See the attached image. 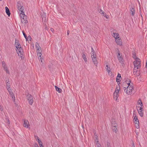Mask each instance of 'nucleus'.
Here are the masks:
<instances>
[{
  "label": "nucleus",
  "instance_id": "393cba45",
  "mask_svg": "<svg viewBox=\"0 0 147 147\" xmlns=\"http://www.w3.org/2000/svg\"><path fill=\"white\" fill-rule=\"evenodd\" d=\"M137 109L138 111H142L143 108L142 107V106H140V107H138L137 108Z\"/></svg>",
  "mask_w": 147,
  "mask_h": 147
},
{
  "label": "nucleus",
  "instance_id": "c9c22d12",
  "mask_svg": "<svg viewBox=\"0 0 147 147\" xmlns=\"http://www.w3.org/2000/svg\"><path fill=\"white\" fill-rule=\"evenodd\" d=\"M98 143H96V146L97 147H100V145L99 143V142H97Z\"/></svg>",
  "mask_w": 147,
  "mask_h": 147
},
{
  "label": "nucleus",
  "instance_id": "6e6552de",
  "mask_svg": "<svg viewBox=\"0 0 147 147\" xmlns=\"http://www.w3.org/2000/svg\"><path fill=\"white\" fill-rule=\"evenodd\" d=\"M134 123L136 124V126L137 128L138 129L139 128V122L137 116H135L134 118Z\"/></svg>",
  "mask_w": 147,
  "mask_h": 147
},
{
  "label": "nucleus",
  "instance_id": "f257e3e1",
  "mask_svg": "<svg viewBox=\"0 0 147 147\" xmlns=\"http://www.w3.org/2000/svg\"><path fill=\"white\" fill-rule=\"evenodd\" d=\"M127 84V86L124 88L125 92L128 95H131L134 89L133 84L130 83L129 79H127L125 84Z\"/></svg>",
  "mask_w": 147,
  "mask_h": 147
},
{
  "label": "nucleus",
  "instance_id": "cd10ccee",
  "mask_svg": "<svg viewBox=\"0 0 147 147\" xmlns=\"http://www.w3.org/2000/svg\"><path fill=\"white\" fill-rule=\"evenodd\" d=\"M91 58L92 59L94 58H96V53L91 54Z\"/></svg>",
  "mask_w": 147,
  "mask_h": 147
},
{
  "label": "nucleus",
  "instance_id": "0eeeda50",
  "mask_svg": "<svg viewBox=\"0 0 147 147\" xmlns=\"http://www.w3.org/2000/svg\"><path fill=\"white\" fill-rule=\"evenodd\" d=\"M26 98L29 104L30 105H32L33 102L32 96L30 94H29L27 95Z\"/></svg>",
  "mask_w": 147,
  "mask_h": 147
},
{
  "label": "nucleus",
  "instance_id": "c756f323",
  "mask_svg": "<svg viewBox=\"0 0 147 147\" xmlns=\"http://www.w3.org/2000/svg\"><path fill=\"white\" fill-rule=\"evenodd\" d=\"M9 81L8 80V82H7L6 83V86H7V88H8V87H10V83H9Z\"/></svg>",
  "mask_w": 147,
  "mask_h": 147
},
{
  "label": "nucleus",
  "instance_id": "473e14b6",
  "mask_svg": "<svg viewBox=\"0 0 147 147\" xmlns=\"http://www.w3.org/2000/svg\"><path fill=\"white\" fill-rule=\"evenodd\" d=\"M11 95L12 97V99L13 100V102H15V97L14 95L13 94H12V95Z\"/></svg>",
  "mask_w": 147,
  "mask_h": 147
},
{
  "label": "nucleus",
  "instance_id": "79ce46f5",
  "mask_svg": "<svg viewBox=\"0 0 147 147\" xmlns=\"http://www.w3.org/2000/svg\"><path fill=\"white\" fill-rule=\"evenodd\" d=\"M117 77H118L119 78H121V74H118L117 75Z\"/></svg>",
  "mask_w": 147,
  "mask_h": 147
},
{
  "label": "nucleus",
  "instance_id": "bb28decb",
  "mask_svg": "<svg viewBox=\"0 0 147 147\" xmlns=\"http://www.w3.org/2000/svg\"><path fill=\"white\" fill-rule=\"evenodd\" d=\"M133 57L135 60H136L137 59H139L136 56V54L134 53L133 54Z\"/></svg>",
  "mask_w": 147,
  "mask_h": 147
},
{
  "label": "nucleus",
  "instance_id": "c03bdc74",
  "mask_svg": "<svg viewBox=\"0 0 147 147\" xmlns=\"http://www.w3.org/2000/svg\"><path fill=\"white\" fill-rule=\"evenodd\" d=\"M6 119H7V121H8V124H9L10 123V122H9V119H7V118H6Z\"/></svg>",
  "mask_w": 147,
  "mask_h": 147
},
{
  "label": "nucleus",
  "instance_id": "7c9ffc66",
  "mask_svg": "<svg viewBox=\"0 0 147 147\" xmlns=\"http://www.w3.org/2000/svg\"><path fill=\"white\" fill-rule=\"evenodd\" d=\"M120 78H119L118 77H117L116 78V82H117L118 84H119H119H120Z\"/></svg>",
  "mask_w": 147,
  "mask_h": 147
},
{
  "label": "nucleus",
  "instance_id": "4468645a",
  "mask_svg": "<svg viewBox=\"0 0 147 147\" xmlns=\"http://www.w3.org/2000/svg\"><path fill=\"white\" fill-rule=\"evenodd\" d=\"M117 57L119 62L121 63H123V58L121 57V56H120V54L119 52L118 53V54L117 55Z\"/></svg>",
  "mask_w": 147,
  "mask_h": 147
},
{
  "label": "nucleus",
  "instance_id": "e433bc0d",
  "mask_svg": "<svg viewBox=\"0 0 147 147\" xmlns=\"http://www.w3.org/2000/svg\"><path fill=\"white\" fill-rule=\"evenodd\" d=\"M22 33H23V34L24 37L27 40V36H26V34L23 31H22Z\"/></svg>",
  "mask_w": 147,
  "mask_h": 147
},
{
  "label": "nucleus",
  "instance_id": "412c9836",
  "mask_svg": "<svg viewBox=\"0 0 147 147\" xmlns=\"http://www.w3.org/2000/svg\"><path fill=\"white\" fill-rule=\"evenodd\" d=\"M130 13L133 16H134L135 14V10L134 9L132 8L130 10Z\"/></svg>",
  "mask_w": 147,
  "mask_h": 147
},
{
  "label": "nucleus",
  "instance_id": "5701e85b",
  "mask_svg": "<svg viewBox=\"0 0 147 147\" xmlns=\"http://www.w3.org/2000/svg\"><path fill=\"white\" fill-rule=\"evenodd\" d=\"M106 69L107 70L108 73V74H109V73H110V72H111V71L110 70V68L108 65H106Z\"/></svg>",
  "mask_w": 147,
  "mask_h": 147
},
{
  "label": "nucleus",
  "instance_id": "9d476101",
  "mask_svg": "<svg viewBox=\"0 0 147 147\" xmlns=\"http://www.w3.org/2000/svg\"><path fill=\"white\" fill-rule=\"evenodd\" d=\"M17 7L18 10H19V12H23L24 11V7L21 6V5L18 3Z\"/></svg>",
  "mask_w": 147,
  "mask_h": 147
},
{
  "label": "nucleus",
  "instance_id": "c85d7f7f",
  "mask_svg": "<svg viewBox=\"0 0 147 147\" xmlns=\"http://www.w3.org/2000/svg\"><path fill=\"white\" fill-rule=\"evenodd\" d=\"M139 115L141 116L142 117L143 115V113L142 111H138Z\"/></svg>",
  "mask_w": 147,
  "mask_h": 147
},
{
  "label": "nucleus",
  "instance_id": "aec40b11",
  "mask_svg": "<svg viewBox=\"0 0 147 147\" xmlns=\"http://www.w3.org/2000/svg\"><path fill=\"white\" fill-rule=\"evenodd\" d=\"M55 90L57 91H58L59 93L61 92L62 90L61 89L56 86H55Z\"/></svg>",
  "mask_w": 147,
  "mask_h": 147
},
{
  "label": "nucleus",
  "instance_id": "dca6fc26",
  "mask_svg": "<svg viewBox=\"0 0 147 147\" xmlns=\"http://www.w3.org/2000/svg\"><path fill=\"white\" fill-rule=\"evenodd\" d=\"M113 36L115 39V40L120 38L119 37V34L118 33H113Z\"/></svg>",
  "mask_w": 147,
  "mask_h": 147
},
{
  "label": "nucleus",
  "instance_id": "ddd939ff",
  "mask_svg": "<svg viewBox=\"0 0 147 147\" xmlns=\"http://www.w3.org/2000/svg\"><path fill=\"white\" fill-rule=\"evenodd\" d=\"M36 140L38 142L39 145L40 147V146H43L42 145V143L41 141V140H40L38 136H36Z\"/></svg>",
  "mask_w": 147,
  "mask_h": 147
},
{
  "label": "nucleus",
  "instance_id": "ea45409f",
  "mask_svg": "<svg viewBox=\"0 0 147 147\" xmlns=\"http://www.w3.org/2000/svg\"><path fill=\"white\" fill-rule=\"evenodd\" d=\"M42 55L41 54V55H40L38 57V58L39 59H42V57H41V56Z\"/></svg>",
  "mask_w": 147,
  "mask_h": 147
},
{
  "label": "nucleus",
  "instance_id": "37998d69",
  "mask_svg": "<svg viewBox=\"0 0 147 147\" xmlns=\"http://www.w3.org/2000/svg\"><path fill=\"white\" fill-rule=\"evenodd\" d=\"M34 146H35V147H39L37 143L35 144Z\"/></svg>",
  "mask_w": 147,
  "mask_h": 147
},
{
  "label": "nucleus",
  "instance_id": "09e8293b",
  "mask_svg": "<svg viewBox=\"0 0 147 147\" xmlns=\"http://www.w3.org/2000/svg\"><path fill=\"white\" fill-rule=\"evenodd\" d=\"M132 146L133 147L134 146H134V143H133V144H132Z\"/></svg>",
  "mask_w": 147,
  "mask_h": 147
},
{
  "label": "nucleus",
  "instance_id": "72a5a7b5",
  "mask_svg": "<svg viewBox=\"0 0 147 147\" xmlns=\"http://www.w3.org/2000/svg\"><path fill=\"white\" fill-rule=\"evenodd\" d=\"M117 124L116 123H115L114 124H112V127H115L116 128V127H117Z\"/></svg>",
  "mask_w": 147,
  "mask_h": 147
},
{
  "label": "nucleus",
  "instance_id": "de8ad7c7",
  "mask_svg": "<svg viewBox=\"0 0 147 147\" xmlns=\"http://www.w3.org/2000/svg\"><path fill=\"white\" fill-rule=\"evenodd\" d=\"M69 31L68 30V31H67V35H69Z\"/></svg>",
  "mask_w": 147,
  "mask_h": 147
},
{
  "label": "nucleus",
  "instance_id": "49530a36",
  "mask_svg": "<svg viewBox=\"0 0 147 147\" xmlns=\"http://www.w3.org/2000/svg\"><path fill=\"white\" fill-rule=\"evenodd\" d=\"M51 30L52 32H53L54 31V30L53 29V28H51Z\"/></svg>",
  "mask_w": 147,
  "mask_h": 147
},
{
  "label": "nucleus",
  "instance_id": "a878e982",
  "mask_svg": "<svg viewBox=\"0 0 147 147\" xmlns=\"http://www.w3.org/2000/svg\"><path fill=\"white\" fill-rule=\"evenodd\" d=\"M82 57L83 58L85 62H86L87 61V59L86 58L85 55L84 53H82Z\"/></svg>",
  "mask_w": 147,
  "mask_h": 147
},
{
  "label": "nucleus",
  "instance_id": "423d86ee",
  "mask_svg": "<svg viewBox=\"0 0 147 147\" xmlns=\"http://www.w3.org/2000/svg\"><path fill=\"white\" fill-rule=\"evenodd\" d=\"M134 67L140 68L141 67V61L139 59H137L133 62Z\"/></svg>",
  "mask_w": 147,
  "mask_h": 147
},
{
  "label": "nucleus",
  "instance_id": "2eb2a0df",
  "mask_svg": "<svg viewBox=\"0 0 147 147\" xmlns=\"http://www.w3.org/2000/svg\"><path fill=\"white\" fill-rule=\"evenodd\" d=\"M117 43L119 45H121L122 44V42L121 40L120 39V38L117 39L115 40Z\"/></svg>",
  "mask_w": 147,
  "mask_h": 147
},
{
  "label": "nucleus",
  "instance_id": "4be33fe9",
  "mask_svg": "<svg viewBox=\"0 0 147 147\" xmlns=\"http://www.w3.org/2000/svg\"><path fill=\"white\" fill-rule=\"evenodd\" d=\"M7 89L10 95H12L13 94L10 87H8Z\"/></svg>",
  "mask_w": 147,
  "mask_h": 147
},
{
  "label": "nucleus",
  "instance_id": "a18cd8bd",
  "mask_svg": "<svg viewBox=\"0 0 147 147\" xmlns=\"http://www.w3.org/2000/svg\"><path fill=\"white\" fill-rule=\"evenodd\" d=\"M107 145L108 147H109L110 146V143L109 142H107Z\"/></svg>",
  "mask_w": 147,
  "mask_h": 147
},
{
  "label": "nucleus",
  "instance_id": "20e7f679",
  "mask_svg": "<svg viewBox=\"0 0 147 147\" xmlns=\"http://www.w3.org/2000/svg\"><path fill=\"white\" fill-rule=\"evenodd\" d=\"M120 89V86L119 85H118L117 86L115 91L113 93L114 98L116 100H117Z\"/></svg>",
  "mask_w": 147,
  "mask_h": 147
},
{
  "label": "nucleus",
  "instance_id": "58836bf2",
  "mask_svg": "<svg viewBox=\"0 0 147 147\" xmlns=\"http://www.w3.org/2000/svg\"><path fill=\"white\" fill-rule=\"evenodd\" d=\"M37 55L38 56L40 55H41V52L40 51H38L37 52Z\"/></svg>",
  "mask_w": 147,
  "mask_h": 147
},
{
  "label": "nucleus",
  "instance_id": "a211bd4d",
  "mask_svg": "<svg viewBox=\"0 0 147 147\" xmlns=\"http://www.w3.org/2000/svg\"><path fill=\"white\" fill-rule=\"evenodd\" d=\"M92 59L95 65L96 66H97L98 64V62L97 60L96 57Z\"/></svg>",
  "mask_w": 147,
  "mask_h": 147
},
{
  "label": "nucleus",
  "instance_id": "b1692460",
  "mask_svg": "<svg viewBox=\"0 0 147 147\" xmlns=\"http://www.w3.org/2000/svg\"><path fill=\"white\" fill-rule=\"evenodd\" d=\"M137 103L140 106H143L142 103V101L140 99H139L138 100V101L137 102Z\"/></svg>",
  "mask_w": 147,
  "mask_h": 147
},
{
  "label": "nucleus",
  "instance_id": "4c0bfd02",
  "mask_svg": "<svg viewBox=\"0 0 147 147\" xmlns=\"http://www.w3.org/2000/svg\"><path fill=\"white\" fill-rule=\"evenodd\" d=\"M91 49H92V51H91V54L95 53V52H94V50L92 47L91 48Z\"/></svg>",
  "mask_w": 147,
  "mask_h": 147
},
{
  "label": "nucleus",
  "instance_id": "a19ab883",
  "mask_svg": "<svg viewBox=\"0 0 147 147\" xmlns=\"http://www.w3.org/2000/svg\"><path fill=\"white\" fill-rule=\"evenodd\" d=\"M95 143L96 142L98 143L97 142H98L97 138V137L95 138Z\"/></svg>",
  "mask_w": 147,
  "mask_h": 147
},
{
  "label": "nucleus",
  "instance_id": "f704fd0d",
  "mask_svg": "<svg viewBox=\"0 0 147 147\" xmlns=\"http://www.w3.org/2000/svg\"><path fill=\"white\" fill-rule=\"evenodd\" d=\"M0 110L1 111H3V107L1 105H0Z\"/></svg>",
  "mask_w": 147,
  "mask_h": 147
},
{
  "label": "nucleus",
  "instance_id": "6ab92c4d",
  "mask_svg": "<svg viewBox=\"0 0 147 147\" xmlns=\"http://www.w3.org/2000/svg\"><path fill=\"white\" fill-rule=\"evenodd\" d=\"M36 49L38 51H40L41 48L38 43H36Z\"/></svg>",
  "mask_w": 147,
  "mask_h": 147
},
{
  "label": "nucleus",
  "instance_id": "8fccbe9b",
  "mask_svg": "<svg viewBox=\"0 0 147 147\" xmlns=\"http://www.w3.org/2000/svg\"><path fill=\"white\" fill-rule=\"evenodd\" d=\"M41 62H42V59H41Z\"/></svg>",
  "mask_w": 147,
  "mask_h": 147
},
{
  "label": "nucleus",
  "instance_id": "2f4dec72",
  "mask_svg": "<svg viewBox=\"0 0 147 147\" xmlns=\"http://www.w3.org/2000/svg\"><path fill=\"white\" fill-rule=\"evenodd\" d=\"M112 129L114 131H115V132L116 133L117 132V128L116 127V128L114 127H112Z\"/></svg>",
  "mask_w": 147,
  "mask_h": 147
},
{
  "label": "nucleus",
  "instance_id": "3c124183",
  "mask_svg": "<svg viewBox=\"0 0 147 147\" xmlns=\"http://www.w3.org/2000/svg\"><path fill=\"white\" fill-rule=\"evenodd\" d=\"M40 147H43V146H40Z\"/></svg>",
  "mask_w": 147,
  "mask_h": 147
},
{
  "label": "nucleus",
  "instance_id": "603ef678",
  "mask_svg": "<svg viewBox=\"0 0 147 147\" xmlns=\"http://www.w3.org/2000/svg\"><path fill=\"white\" fill-rule=\"evenodd\" d=\"M2 1V0H0V1Z\"/></svg>",
  "mask_w": 147,
  "mask_h": 147
},
{
  "label": "nucleus",
  "instance_id": "39448f33",
  "mask_svg": "<svg viewBox=\"0 0 147 147\" xmlns=\"http://www.w3.org/2000/svg\"><path fill=\"white\" fill-rule=\"evenodd\" d=\"M3 70L6 71V73L8 74L10 73V72L8 69L7 64L4 61H2L1 62Z\"/></svg>",
  "mask_w": 147,
  "mask_h": 147
},
{
  "label": "nucleus",
  "instance_id": "f03ea898",
  "mask_svg": "<svg viewBox=\"0 0 147 147\" xmlns=\"http://www.w3.org/2000/svg\"><path fill=\"white\" fill-rule=\"evenodd\" d=\"M15 46L16 48V51L18 55H22L23 54V50L21 46L17 39H15Z\"/></svg>",
  "mask_w": 147,
  "mask_h": 147
},
{
  "label": "nucleus",
  "instance_id": "7ed1b4c3",
  "mask_svg": "<svg viewBox=\"0 0 147 147\" xmlns=\"http://www.w3.org/2000/svg\"><path fill=\"white\" fill-rule=\"evenodd\" d=\"M20 16L21 18V22L24 24H26L28 22L26 17L24 14V12H20Z\"/></svg>",
  "mask_w": 147,
  "mask_h": 147
},
{
  "label": "nucleus",
  "instance_id": "1a4fd4ad",
  "mask_svg": "<svg viewBox=\"0 0 147 147\" xmlns=\"http://www.w3.org/2000/svg\"><path fill=\"white\" fill-rule=\"evenodd\" d=\"M139 68H138V67H134L133 74L136 76H138L140 75V74L138 72V69Z\"/></svg>",
  "mask_w": 147,
  "mask_h": 147
},
{
  "label": "nucleus",
  "instance_id": "f8f14e48",
  "mask_svg": "<svg viewBox=\"0 0 147 147\" xmlns=\"http://www.w3.org/2000/svg\"><path fill=\"white\" fill-rule=\"evenodd\" d=\"M100 13L102 15L105 17L107 19H108L109 18V17L108 15H107L106 13L103 12V11L102 10L100 9L99 11Z\"/></svg>",
  "mask_w": 147,
  "mask_h": 147
},
{
  "label": "nucleus",
  "instance_id": "f3484780",
  "mask_svg": "<svg viewBox=\"0 0 147 147\" xmlns=\"http://www.w3.org/2000/svg\"><path fill=\"white\" fill-rule=\"evenodd\" d=\"M5 9L6 13L9 16L10 15V12L9 9L7 7H5Z\"/></svg>",
  "mask_w": 147,
  "mask_h": 147
},
{
  "label": "nucleus",
  "instance_id": "864d4df0",
  "mask_svg": "<svg viewBox=\"0 0 147 147\" xmlns=\"http://www.w3.org/2000/svg\"><path fill=\"white\" fill-rule=\"evenodd\" d=\"M133 147H135V146H134Z\"/></svg>",
  "mask_w": 147,
  "mask_h": 147
},
{
  "label": "nucleus",
  "instance_id": "9b49d317",
  "mask_svg": "<svg viewBox=\"0 0 147 147\" xmlns=\"http://www.w3.org/2000/svg\"><path fill=\"white\" fill-rule=\"evenodd\" d=\"M24 123L23 126L26 128H28L29 127L28 125L29 122L28 120L24 119Z\"/></svg>",
  "mask_w": 147,
  "mask_h": 147
}]
</instances>
